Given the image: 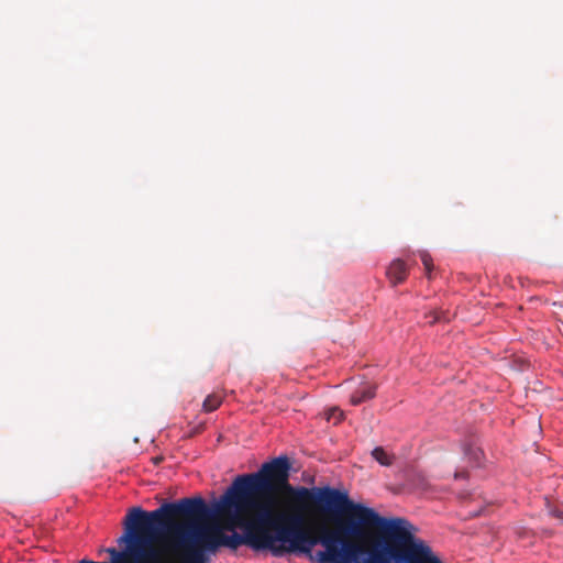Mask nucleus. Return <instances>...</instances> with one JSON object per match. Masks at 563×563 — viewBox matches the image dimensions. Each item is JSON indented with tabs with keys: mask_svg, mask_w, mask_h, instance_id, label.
Here are the masks:
<instances>
[{
	"mask_svg": "<svg viewBox=\"0 0 563 563\" xmlns=\"http://www.w3.org/2000/svg\"><path fill=\"white\" fill-rule=\"evenodd\" d=\"M442 319L441 314L439 312H432L431 318L427 321L428 323L432 324L437 321H440Z\"/></svg>",
	"mask_w": 563,
	"mask_h": 563,
	"instance_id": "12",
	"label": "nucleus"
},
{
	"mask_svg": "<svg viewBox=\"0 0 563 563\" xmlns=\"http://www.w3.org/2000/svg\"><path fill=\"white\" fill-rule=\"evenodd\" d=\"M274 499L264 493H252L244 496L236 486V478L225 493L214 503L213 511L223 515L239 516L253 510L254 514L244 519L252 538V549L269 550L278 555L283 552L303 554L312 561L313 552L308 550L306 537L288 525L287 520L297 521L296 516L274 510Z\"/></svg>",
	"mask_w": 563,
	"mask_h": 563,
	"instance_id": "3",
	"label": "nucleus"
},
{
	"mask_svg": "<svg viewBox=\"0 0 563 563\" xmlns=\"http://www.w3.org/2000/svg\"><path fill=\"white\" fill-rule=\"evenodd\" d=\"M206 500L200 496L165 501L158 508L146 511L136 506L129 509L122 525L123 533L117 543L121 549L108 548L107 563H161V552L153 545L156 540L181 550L180 558L191 551L187 517L203 514Z\"/></svg>",
	"mask_w": 563,
	"mask_h": 563,
	"instance_id": "2",
	"label": "nucleus"
},
{
	"mask_svg": "<svg viewBox=\"0 0 563 563\" xmlns=\"http://www.w3.org/2000/svg\"><path fill=\"white\" fill-rule=\"evenodd\" d=\"M291 462L278 455L249 474L236 476V486L244 496L264 493L267 498L279 494L287 520L308 541L313 552L317 544L323 550L313 553V563H357L382 516L373 508L354 503L346 490L330 485L323 487L294 486L289 483Z\"/></svg>",
	"mask_w": 563,
	"mask_h": 563,
	"instance_id": "1",
	"label": "nucleus"
},
{
	"mask_svg": "<svg viewBox=\"0 0 563 563\" xmlns=\"http://www.w3.org/2000/svg\"><path fill=\"white\" fill-rule=\"evenodd\" d=\"M212 515V510L206 504L203 514H197L187 517L188 530L186 538L190 539L191 551H187L181 556V563H210L211 555L220 548L225 547L231 550L246 544L252 549V538L249 534L244 519L238 518L239 526L243 533L233 531L231 534H222L221 528L216 523L205 520Z\"/></svg>",
	"mask_w": 563,
	"mask_h": 563,
	"instance_id": "4",
	"label": "nucleus"
},
{
	"mask_svg": "<svg viewBox=\"0 0 563 563\" xmlns=\"http://www.w3.org/2000/svg\"><path fill=\"white\" fill-rule=\"evenodd\" d=\"M386 275L390 283L396 286L405 280L407 276V266L400 258H396L388 266Z\"/></svg>",
	"mask_w": 563,
	"mask_h": 563,
	"instance_id": "5",
	"label": "nucleus"
},
{
	"mask_svg": "<svg viewBox=\"0 0 563 563\" xmlns=\"http://www.w3.org/2000/svg\"><path fill=\"white\" fill-rule=\"evenodd\" d=\"M325 419L336 424L343 419V411L338 407H332L325 411Z\"/></svg>",
	"mask_w": 563,
	"mask_h": 563,
	"instance_id": "10",
	"label": "nucleus"
},
{
	"mask_svg": "<svg viewBox=\"0 0 563 563\" xmlns=\"http://www.w3.org/2000/svg\"><path fill=\"white\" fill-rule=\"evenodd\" d=\"M420 258H421V262H422L427 273L430 274L432 271V258H431L430 254H428L427 252H421Z\"/></svg>",
	"mask_w": 563,
	"mask_h": 563,
	"instance_id": "11",
	"label": "nucleus"
},
{
	"mask_svg": "<svg viewBox=\"0 0 563 563\" xmlns=\"http://www.w3.org/2000/svg\"><path fill=\"white\" fill-rule=\"evenodd\" d=\"M375 395L376 386L366 383L351 394L350 402L353 406H357L366 400L374 398Z\"/></svg>",
	"mask_w": 563,
	"mask_h": 563,
	"instance_id": "6",
	"label": "nucleus"
},
{
	"mask_svg": "<svg viewBox=\"0 0 563 563\" xmlns=\"http://www.w3.org/2000/svg\"><path fill=\"white\" fill-rule=\"evenodd\" d=\"M372 457L382 466H390L395 461V455L386 451L383 446H376L371 452Z\"/></svg>",
	"mask_w": 563,
	"mask_h": 563,
	"instance_id": "8",
	"label": "nucleus"
},
{
	"mask_svg": "<svg viewBox=\"0 0 563 563\" xmlns=\"http://www.w3.org/2000/svg\"><path fill=\"white\" fill-rule=\"evenodd\" d=\"M552 514H553L554 516H558V517L560 516V512H559V511H553Z\"/></svg>",
	"mask_w": 563,
	"mask_h": 563,
	"instance_id": "14",
	"label": "nucleus"
},
{
	"mask_svg": "<svg viewBox=\"0 0 563 563\" xmlns=\"http://www.w3.org/2000/svg\"><path fill=\"white\" fill-rule=\"evenodd\" d=\"M463 455L473 467L479 466L483 457V451L473 441L464 442L462 445Z\"/></svg>",
	"mask_w": 563,
	"mask_h": 563,
	"instance_id": "7",
	"label": "nucleus"
},
{
	"mask_svg": "<svg viewBox=\"0 0 563 563\" xmlns=\"http://www.w3.org/2000/svg\"><path fill=\"white\" fill-rule=\"evenodd\" d=\"M454 476H455V478H463L464 474L463 473H455Z\"/></svg>",
	"mask_w": 563,
	"mask_h": 563,
	"instance_id": "13",
	"label": "nucleus"
},
{
	"mask_svg": "<svg viewBox=\"0 0 563 563\" xmlns=\"http://www.w3.org/2000/svg\"><path fill=\"white\" fill-rule=\"evenodd\" d=\"M221 404V399L218 396L209 395L202 404V408L206 412L216 410Z\"/></svg>",
	"mask_w": 563,
	"mask_h": 563,
	"instance_id": "9",
	"label": "nucleus"
}]
</instances>
